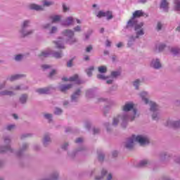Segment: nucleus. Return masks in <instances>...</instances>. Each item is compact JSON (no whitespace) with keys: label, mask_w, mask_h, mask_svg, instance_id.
I'll list each match as a JSON object with an SVG mask.
<instances>
[{"label":"nucleus","mask_w":180,"mask_h":180,"mask_svg":"<svg viewBox=\"0 0 180 180\" xmlns=\"http://www.w3.org/2000/svg\"><path fill=\"white\" fill-rule=\"evenodd\" d=\"M80 95H81V90L77 89L71 96L72 102H77Z\"/></svg>","instance_id":"obj_18"},{"label":"nucleus","mask_w":180,"mask_h":180,"mask_svg":"<svg viewBox=\"0 0 180 180\" xmlns=\"http://www.w3.org/2000/svg\"><path fill=\"white\" fill-rule=\"evenodd\" d=\"M13 89H15V91H20L22 89H27V87L23 88L22 86H16Z\"/></svg>","instance_id":"obj_45"},{"label":"nucleus","mask_w":180,"mask_h":180,"mask_svg":"<svg viewBox=\"0 0 180 180\" xmlns=\"http://www.w3.org/2000/svg\"><path fill=\"white\" fill-rule=\"evenodd\" d=\"M30 136V134H24L21 135V140H23V139H26V137H29Z\"/></svg>","instance_id":"obj_55"},{"label":"nucleus","mask_w":180,"mask_h":180,"mask_svg":"<svg viewBox=\"0 0 180 180\" xmlns=\"http://www.w3.org/2000/svg\"><path fill=\"white\" fill-rule=\"evenodd\" d=\"M159 157L161 161H165L166 160H168L169 157H171V155L167 152H162L160 154Z\"/></svg>","instance_id":"obj_20"},{"label":"nucleus","mask_w":180,"mask_h":180,"mask_svg":"<svg viewBox=\"0 0 180 180\" xmlns=\"http://www.w3.org/2000/svg\"><path fill=\"white\" fill-rule=\"evenodd\" d=\"M63 81H70L71 82H76V84H81V80L78 78V75H75L73 77H63Z\"/></svg>","instance_id":"obj_14"},{"label":"nucleus","mask_w":180,"mask_h":180,"mask_svg":"<svg viewBox=\"0 0 180 180\" xmlns=\"http://www.w3.org/2000/svg\"><path fill=\"white\" fill-rule=\"evenodd\" d=\"M134 141H137L141 146H147V144L150 143V139L143 135H139L137 136L133 135L132 137L127 139L126 142L124 143L125 148H128L129 150L133 148Z\"/></svg>","instance_id":"obj_4"},{"label":"nucleus","mask_w":180,"mask_h":180,"mask_svg":"<svg viewBox=\"0 0 180 180\" xmlns=\"http://www.w3.org/2000/svg\"><path fill=\"white\" fill-rule=\"evenodd\" d=\"M93 93H92V90H88L86 92V96L87 98H94L93 96Z\"/></svg>","instance_id":"obj_39"},{"label":"nucleus","mask_w":180,"mask_h":180,"mask_svg":"<svg viewBox=\"0 0 180 180\" xmlns=\"http://www.w3.org/2000/svg\"><path fill=\"white\" fill-rule=\"evenodd\" d=\"M74 18L68 17L63 23L64 26H71L74 25Z\"/></svg>","instance_id":"obj_21"},{"label":"nucleus","mask_w":180,"mask_h":180,"mask_svg":"<svg viewBox=\"0 0 180 180\" xmlns=\"http://www.w3.org/2000/svg\"><path fill=\"white\" fill-rule=\"evenodd\" d=\"M96 16L99 19H101V18H107V20H110V19H113V15L112 13V11H108L106 12L100 11H98Z\"/></svg>","instance_id":"obj_9"},{"label":"nucleus","mask_w":180,"mask_h":180,"mask_svg":"<svg viewBox=\"0 0 180 180\" xmlns=\"http://www.w3.org/2000/svg\"><path fill=\"white\" fill-rule=\"evenodd\" d=\"M27 101V96L26 94H22L20 97V103H26Z\"/></svg>","instance_id":"obj_30"},{"label":"nucleus","mask_w":180,"mask_h":180,"mask_svg":"<svg viewBox=\"0 0 180 180\" xmlns=\"http://www.w3.org/2000/svg\"><path fill=\"white\" fill-rule=\"evenodd\" d=\"M103 176H106V180H112V174H108V171L103 169L101 171V176H96V180H101L103 179Z\"/></svg>","instance_id":"obj_11"},{"label":"nucleus","mask_w":180,"mask_h":180,"mask_svg":"<svg viewBox=\"0 0 180 180\" xmlns=\"http://www.w3.org/2000/svg\"><path fill=\"white\" fill-rule=\"evenodd\" d=\"M140 85V79H137L134 82V86L136 89H139V86Z\"/></svg>","instance_id":"obj_36"},{"label":"nucleus","mask_w":180,"mask_h":180,"mask_svg":"<svg viewBox=\"0 0 180 180\" xmlns=\"http://www.w3.org/2000/svg\"><path fill=\"white\" fill-rule=\"evenodd\" d=\"M161 29H162V24H161V22H158L157 30L160 31Z\"/></svg>","instance_id":"obj_53"},{"label":"nucleus","mask_w":180,"mask_h":180,"mask_svg":"<svg viewBox=\"0 0 180 180\" xmlns=\"http://www.w3.org/2000/svg\"><path fill=\"white\" fill-rule=\"evenodd\" d=\"M5 85H6L5 82L0 84V89H4V88H5Z\"/></svg>","instance_id":"obj_63"},{"label":"nucleus","mask_w":180,"mask_h":180,"mask_svg":"<svg viewBox=\"0 0 180 180\" xmlns=\"http://www.w3.org/2000/svg\"><path fill=\"white\" fill-rule=\"evenodd\" d=\"M68 147V143H65L63 145H62V149L63 150H67Z\"/></svg>","instance_id":"obj_57"},{"label":"nucleus","mask_w":180,"mask_h":180,"mask_svg":"<svg viewBox=\"0 0 180 180\" xmlns=\"http://www.w3.org/2000/svg\"><path fill=\"white\" fill-rule=\"evenodd\" d=\"M167 126H169V127H174V129H178L179 127H180V120L172 121L171 120H168L167 121Z\"/></svg>","instance_id":"obj_12"},{"label":"nucleus","mask_w":180,"mask_h":180,"mask_svg":"<svg viewBox=\"0 0 180 180\" xmlns=\"http://www.w3.org/2000/svg\"><path fill=\"white\" fill-rule=\"evenodd\" d=\"M29 8L32 11H43V6L34 4H30Z\"/></svg>","instance_id":"obj_23"},{"label":"nucleus","mask_w":180,"mask_h":180,"mask_svg":"<svg viewBox=\"0 0 180 180\" xmlns=\"http://www.w3.org/2000/svg\"><path fill=\"white\" fill-rule=\"evenodd\" d=\"M50 56H53V57H55V58H61L63 57V51H60L57 52L48 49L45 51H42L39 55V57L46 58Z\"/></svg>","instance_id":"obj_6"},{"label":"nucleus","mask_w":180,"mask_h":180,"mask_svg":"<svg viewBox=\"0 0 180 180\" xmlns=\"http://www.w3.org/2000/svg\"><path fill=\"white\" fill-rule=\"evenodd\" d=\"M82 141H84V139L82 138H77L76 140H75V143H82Z\"/></svg>","instance_id":"obj_56"},{"label":"nucleus","mask_w":180,"mask_h":180,"mask_svg":"<svg viewBox=\"0 0 180 180\" xmlns=\"http://www.w3.org/2000/svg\"><path fill=\"white\" fill-rule=\"evenodd\" d=\"M156 49H158V51H159V52L163 51H164V49H165V44H160L156 46Z\"/></svg>","instance_id":"obj_33"},{"label":"nucleus","mask_w":180,"mask_h":180,"mask_svg":"<svg viewBox=\"0 0 180 180\" xmlns=\"http://www.w3.org/2000/svg\"><path fill=\"white\" fill-rule=\"evenodd\" d=\"M142 101L145 102L146 105H149L150 107V110L153 112L152 119L153 120H160L161 115L160 114V110L158 109V105L153 101L148 100V94L146 91H143L140 94Z\"/></svg>","instance_id":"obj_2"},{"label":"nucleus","mask_w":180,"mask_h":180,"mask_svg":"<svg viewBox=\"0 0 180 180\" xmlns=\"http://www.w3.org/2000/svg\"><path fill=\"white\" fill-rule=\"evenodd\" d=\"M15 127H16V126L15 124H11V125L7 126L6 129H7V130L11 131V130L15 129Z\"/></svg>","instance_id":"obj_43"},{"label":"nucleus","mask_w":180,"mask_h":180,"mask_svg":"<svg viewBox=\"0 0 180 180\" xmlns=\"http://www.w3.org/2000/svg\"><path fill=\"white\" fill-rule=\"evenodd\" d=\"M74 32H82V29L81 28V26L77 25L73 28Z\"/></svg>","instance_id":"obj_44"},{"label":"nucleus","mask_w":180,"mask_h":180,"mask_svg":"<svg viewBox=\"0 0 180 180\" xmlns=\"http://www.w3.org/2000/svg\"><path fill=\"white\" fill-rule=\"evenodd\" d=\"M44 117H45V119H47L48 120H49V122H51L53 115L51 114H45Z\"/></svg>","instance_id":"obj_40"},{"label":"nucleus","mask_w":180,"mask_h":180,"mask_svg":"<svg viewBox=\"0 0 180 180\" xmlns=\"http://www.w3.org/2000/svg\"><path fill=\"white\" fill-rule=\"evenodd\" d=\"M51 19H52V23H57V22L61 20V15H52Z\"/></svg>","instance_id":"obj_27"},{"label":"nucleus","mask_w":180,"mask_h":180,"mask_svg":"<svg viewBox=\"0 0 180 180\" xmlns=\"http://www.w3.org/2000/svg\"><path fill=\"white\" fill-rule=\"evenodd\" d=\"M28 148H29V144L23 143L22 146L20 148L19 151L17 153V155L18 157H20L22 154H23V153H25V151H26V150H27Z\"/></svg>","instance_id":"obj_16"},{"label":"nucleus","mask_w":180,"mask_h":180,"mask_svg":"<svg viewBox=\"0 0 180 180\" xmlns=\"http://www.w3.org/2000/svg\"><path fill=\"white\" fill-rule=\"evenodd\" d=\"M53 91H54V88L53 86H49L42 89H37L36 92L39 94V95H48V94H51Z\"/></svg>","instance_id":"obj_10"},{"label":"nucleus","mask_w":180,"mask_h":180,"mask_svg":"<svg viewBox=\"0 0 180 180\" xmlns=\"http://www.w3.org/2000/svg\"><path fill=\"white\" fill-rule=\"evenodd\" d=\"M15 93L11 91L4 90L3 91H0V96H13Z\"/></svg>","instance_id":"obj_22"},{"label":"nucleus","mask_w":180,"mask_h":180,"mask_svg":"<svg viewBox=\"0 0 180 180\" xmlns=\"http://www.w3.org/2000/svg\"><path fill=\"white\" fill-rule=\"evenodd\" d=\"M120 75V72L119 71H113L111 72V77L112 78H117Z\"/></svg>","instance_id":"obj_34"},{"label":"nucleus","mask_w":180,"mask_h":180,"mask_svg":"<svg viewBox=\"0 0 180 180\" xmlns=\"http://www.w3.org/2000/svg\"><path fill=\"white\" fill-rule=\"evenodd\" d=\"M150 66L153 68H155V70H160V68H161V67H162L161 62L160 61V59H158V58L153 59L151 61Z\"/></svg>","instance_id":"obj_13"},{"label":"nucleus","mask_w":180,"mask_h":180,"mask_svg":"<svg viewBox=\"0 0 180 180\" xmlns=\"http://www.w3.org/2000/svg\"><path fill=\"white\" fill-rule=\"evenodd\" d=\"M41 68L44 70H47V68H51V66L49 65H42Z\"/></svg>","instance_id":"obj_58"},{"label":"nucleus","mask_w":180,"mask_h":180,"mask_svg":"<svg viewBox=\"0 0 180 180\" xmlns=\"http://www.w3.org/2000/svg\"><path fill=\"white\" fill-rule=\"evenodd\" d=\"M160 8L163 9L165 12H168V2L167 0H162L160 4Z\"/></svg>","instance_id":"obj_26"},{"label":"nucleus","mask_w":180,"mask_h":180,"mask_svg":"<svg viewBox=\"0 0 180 180\" xmlns=\"http://www.w3.org/2000/svg\"><path fill=\"white\" fill-rule=\"evenodd\" d=\"M94 66H91L86 70V72L88 77H92V71H94Z\"/></svg>","instance_id":"obj_31"},{"label":"nucleus","mask_w":180,"mask_h":180,"mask_svg":"<svg viewBox=\"0 0 180 180\" xmlns=\"http://www.w3.org/2000/svg\"><path fill=\"white\" fill-rule=\"evenodd\" d=\"M50 26H51V25L49 23H48V24H46L44 25H42V27L44 29H49V27H50Z\"/></svg>","instance_id":"obj_62"},{"label":"nucleus","mask_w":180,"mask_h":180,"mask_svg":"<svg viewBox=\"0 0 180 180\" xmlns=\"http://www.w3.org/2000/svg\"><path fill=\"white\" fill-rule=\"evenodd\" d=\"M150 164L151 162H150V160H143L139 162L138 167H140L141 168H144L146 167H150Z\"/></svg>","instance_id":"obj_19"},{"label":"nucleus","mask_w":180,"mask_h":180,"mask_svg":"<svg viewBox=\"0 0 180 180\" xmlns=\"http://www.w3.org/2000/svg\"><path fill=\"white\" fill-rule=\"evenodd\" d=\"M55 43L56 44V47L58 49H65V47H64V41L59 40V41H56Z\"/></svg>","instance_id":"obj_28"},{"label":"nucleus","mask_w":180,"mask_h":180,"mask_svg":"<svg viewBox=\"0 0 180 180\" xmlns=\"http://www.w3.org/2000/svg\"><path fill=\"white\" fill-rule=\"evenodd\" d=\"M85 127L87 130H89V129H91V123L89 122L86 123Z\"/></svg>","instance_id":"obj_60"},{"label":"nucleus","mask_w":180,"mask_h":180,"mask_svg":"<svg viewBox=\"0 0 180 180\" xmlns=\"http://www.w3.org/2000/svg\"><path fill=\"white\" fill-rule=\"evenodd\" d=\"M5 146H0V153H6V151H9V153H13V149L11 148V137L10 136H4V138Z\"/></svg>","instance_id":"obj_8"},{"label":"nucleus","mask_w":180,"mask_h":180,"mask_svg":"<svg viewBox=\"0 0 180 180\" xmlns=\"http://www.w3.org/2000/svg\"><path fill=\"white\" fill-rule=\"evenodd\" d=\"M143 23L141 22L139 24L137 23V20H136L135 18H132L131 20L128 21V23L127 25V27H134V30L136 32V37L131 36L129 38V41L128 42V44H130L131 41H134L136 39H139L140 36H143L144 34V30H143Z\"/></svg>","instance_id":"obj_3"},{"label":"nucleus","mask_w":180,"mask_h":180,"mask_svg":"<svg viewBox=\"0 0 180 180\" xmlns=\"http://www.w3.org/2000/svg\"><path fill=\"white\" fill-rule=\"evenodd\" d=\"M54 113L55 115H61V113H63V110L60 108H56Z\"/></svg>","instance_id":"obj_41"},{"label":"nucleus","mask_w":180,"mask_h":180,"mask_svg":"<svg viewBox=\"0 0 180 180\" xmlns=\"http://www.w3.org/2000/svg\"><path fill=\"white\" fill-rule=\"evenodd\" d=\"M141 16H144V12H143V11L141 10H139V11H136L134 13H133V18L136 19L137 18H141Z\"/></svg>","instance_id":"obj_25"},{"label":"nucleus","mask_w":180,"mask_h":180,"mask_svg":"<svg viewBox=\"0 0 180 180\" xmlns=\"http://www.w3.org/2000/svg\"><path fill=\"white\" fill-rule=\"evenodd\" d=\"M56 32H57V27H52V28L50 31L51 34H53Z\"/></svg>","instance_id":"obj_48"},{"label":"nucleus","mask_w":180,"mask_h":180,"mask_svg":"<svg viewBox=\"0 0 180 180\" xmlns=\"http://www.w3.org/2000/svg\"><path fill=\"white\" fill-rule=\"evenodd\" d=\"M117 154H118L117 151H116V150L113 151L112 152V157L114 158H116V157H117Z\"/></svg>","instance_id":"obj_61"},{"label":"nucleus","mask_w":180,"mask_h":180,"mask_svg":"<svg viewBox=\"0 0 180 180\" xmlns=\"http://www.w3.org/2000/svg\"><path fill=\"white\" fill-rule=\"evenodd\" d=\"M50 143H51V138H50V134H46L44 136V139H43V144L44 147H47V146H49Z\"/></svg>","instance_id":"obj_17"},{"label":"nucleus","mask_w":180,"mask_h":180,"mask_svg":"<svg viewBox=\"0 0 180 180\" xmlns=\"http://www.w3.org/2000/svg\"><path fill=\"white\" fill-rule=\"evenodd\" d=\"M98 71L101 72V74H105L108 71V69L106 68V66H100L98 68Z\"/></svg>","instance_id":"obj_32"},{"label":"nucleus","mask_w":180,"mask_h":180,"mask_svg":"<svg viewBox=\"0 0 180 180\" xmlns=\"http://www.w3.org/2000/svg\"><path fill=\"white\" fill-rule=\"evenodd\" d=\"M116 60H117V56H112V61L113 63H115V61H116Z\"/></svg>","instance_id":"obj_64"},{"label":"nucleus","mask_w":180,"mask_h":180,"mask_svg":"<svg viewBox=\"0 0 180 180\" xmlns=\"http://www.w3.org/2000/svg\"><path fill=\"white\" fill-rule=\"evenodd\" d=\"M122 110L124 113L113 118L112 126H117L119 120H122V127L125 128L128 122H133L135 117H137V110L134 108L133 103H125L122 106Z\"/></svg>","instance_id":"obj_1"},{"label":"nucleus","mask_w":180,"mask_h":180,"mask_svg":"<svg viewBox=\"0 0 180 180\" xmlns=\"http://www.w3.org/2000/svg\"><path fill=\"white\" fill-rule=\"evenodd\" d=\"M63 36H65V37H68L66 41L69 44H74V43H77V39L74 37V31L71 30H65L63 32Z\"/></svg>","instance_id":"obj_7"},{"label":"nucleus","mask_w":180,"mask_h":180,"mask_svg":"<svg viewBox=\"0 0 180 180\" xmlns=\"http://www.w3.org/2000/svg\"><path fill=\"white\" fill-rule=\"evenodd\" d=\"M57 74V71L56 70H53L50 73H49V78H53L54 75Z\"/></svg>","instance_id":"obj_42"},{"label":"nucleus","mask_w":180,"mask_h":180,"mask_svg":"<svg viewBox=\"0 0 180 180\" xmlns=\"http://www.w3.org/2000/svg\"><path fill=\"white\" fill-rule=\"evenodd\" d=\"M74 59H71L70 60H69L68 63H67V67H72V61H73Z\"/></svg>","instance_id":"obj_54"},{"label":"nucleus","mask_w":180,"mask_h":180,"mask_svg":"<svg viewBox=\"0 0 180 180\" xmlns=\"http://www.w3.org/2000/svg\"><path fill=\"white\" fill-rule=\"evenodd\" d=\"M105 160V154L103 153H98V161L102 162Z\"/></svg>","instance_id":"obj_37"},{"label":"nucleus","mask_w":180,"mask_h":180,"mask_svg":"<svg viewBox=\"0 0 180 180\" xmlns=\"http://www.w3.org/2000/svg\"><path fill=\"white\" fill-rule=\"evenodd\" d=\"M22 58H23V56L22 55H17L15 57V61H20V60H22Z\"/></svg>","instance_id":"obj_47"},{"label":"nucleus","mask_w":180,"mask_h":180,"mask_svg":"<svg viewBox=\"0 0 180 180\" xmlns=\"http://www.w3.org/2000/svg\"><path fill=\"white\" fill-rule=\"evenodd\" d=\"M63 12H67L68 11H70V7L67 6L65 4H63Z\"/></svg>","instance_id":"obj_49"},{"label":"nucleus","mask_w":180,"mask_h":180,"mask_svg":"<svg viewBox=\"0 0 180 180\" xmlns=\"http://www.w3.org/2000/svg\"><path fill=\"white\" fill-rule=\"evenodd\" d=\"M111 44H112V42L110 41H109L108 39H107L105 46L107 47H110Z\"/></svg>","instance_id":"obj_59"},{"label":"nucleus","mask_w":180,"mask_h":180,"mask_svg":"<svg viewBox=\"0 0 180 180\" xmlns=\"http://www.w3.org/2000/svg\"><path fill=\"white\" fill-rule=\"evenodd\" d=\"M51 5H54V2L49 1H44V6H51Z\"/></svg>","instance_id":"obj_38"},{"label":"nucleus","mask_w":180,"mask_h":180,"mask_svg":"<svg viewBox=\"0 0 180 180\" xmlns=\"http://www.w3.org/2000/svg\"><path fill=\"white\" fill-rule=\"evenodd\" d=\"M72 88V84H61L59 86V90L60 92H67L69 89H71Z\"/></svg>","instance_id":"obj_15"},{"label":"nucleus","mask_w":180,"mask_h":180,"mask_svg":"<svg viewBox=\"0 0 180 180\" xmlns=\"http://www.w3.org/2000/svg\"><path fill=\"white\" fill-rule=\"evenodd\" d=\"M97 78L98 79H108V78H109V77H105V75H97Z\"/></svg>","instance_id":"obj_46"},{"label":"nucleus","mask_w":180,"mask_h":180,"mask_svg":"<svg viewBox=\"0 0 180 180\" xmlns=\"http://www.w3.org/2000/svg\"><path fill=\"white\" fill-rule=\"evenodd\" d=\"M171 53H172V54L174 56H176L177 54L180 53V49L178 47H172L171 49Z\"/></svg>","instance_id":"obj_29"},{"label":"nucleus","mask_w":180,"mask_h":180,"mask_svg":"<svg viewBox=\"0 0 180 180\" xmlns=\"http://www.w3.org/2000/svg\"><path fill=\"white\" fill-rule=\"evenodd\" d=\"M176 11H180V1L175 0V6H174Z\"/></svg>","instance_id":"obj_35"},{"label":"nucleus","mask_w":180,"mask_h":180,"mask_svg":"<svg viewBox=\"0 0 180 180\" xmlns=\"http://www.w3.org/2000/svg\"><path fill=\"white\" fill-rule=\"evenodd\" d=\"M108 112H109V108L108 106H105L103 109V115L106 116Z\"/></svg>","instance_id":"obj_52"},{"label":"nucleus","mask_w":180,"mask_h":180,"mask_svg":"<svg viewBox=\"0 0 180 180\" xmlns=\"http://www.w3.org/2000/svg\"><path fill=\"white\" fill-rule=\"evenodd\" d=\"M94 134H98L100 133L101 130L99 128H94L93 129Z\"/></svg>","instance_id":"obj_51"},{"label":"nucleus","mask_w":180,"mask_h":180,"mask_svg":"<svg viewBox=\"0 0 180 180\" xmlns=\"http://www.w3.org/2000/svg\"><path fill=\"white\" fill-rule=\"evenodd\" d=\"M23 77H25V75H15L11 76V77H8V79L9 81L13 82L16 81V79H20V78H23Z\"/></svg>","instance_id":"obj_24"},{"label":"nucleus","mask_w":180,"mask_h":180,"mask_svg":"<svg viewBox=\"0 0 180 180\" xmlns=\"http://www.w3.org/2000/svg\"><path fill=\"white\" fill-rule=\"evenodd\" d=\"M93 47L92 45H89L86 48V53H91V51L92 50Z\"/></svg>","instance_id":"obj_50"},{"label":"nucleus","mask_w":180,"mask_h":180,"mask_svg":"<svg viewBox=\"0 0 180 180\" xmlns=\"http://www.w3.org/2000/svg\"><path fill=\"white\" fill-rule=\"evenodd\" d=\"M32 22L30 20H25L21 25L20 29L19 30V34L20 37H28V36H32L33 33H34V30L30 29L29 30V27H30Z\"/></svg>","instance_id":"obj_5"}]
</instances>
